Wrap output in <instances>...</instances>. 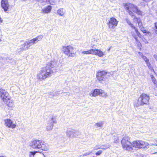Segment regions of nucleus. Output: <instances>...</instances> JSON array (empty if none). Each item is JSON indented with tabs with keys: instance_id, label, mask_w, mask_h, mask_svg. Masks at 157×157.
<instances>
[{
	"instance_id": "f257e3e1",
	"label": "nucleus",
	"mask_w": 157,
	"mask_h": 157,
	"mask_svg": "<svg viewBox=\"0 0 157 157\" xmlns=\"http://www.w3.org/2000/svg\"><path fill=\"white\" fill-rule=\"evenodd\" d=\"M121 143L123 148L125 150H132V147L140 148V141H134L132 143L129 137L127 136L124 137L121 140Z\"/></svg>"
},
{
	"instance_id": "f03ea898",
	"label": "nucleus",
	"mask_w": 157,
	"mask_h": 157,
	"mask_svg": "<svg viewBox=\"0 0 157 157\" xmlns=\"http://www.w3.org/2000/svg\"><path fill=\"white\" fill-rule=\"evenodd\" d=\"M54 65L52 63H48L45 67L42 68L37 75V77L40 80L44 79L51 75L53 72L52 68Z\"/></svg>"
},
{
	"instance_id": "7ed1b4c3",
	"label": "nucleus",
	"mask_w": 157,
	"mask_h": 157,
	"mask_svg": "<svg viewBox=\"0 0 157 157\" xmlns=\"http://www.w3.org/2000/svg\"><path fill=\"white\" fill-rule=\"evenodd\" d=\"M29 146L32 148L37 149H41L44 151H47L48 147L44 141L42 140L34 139L30 143Z\"/></svg>"
},
{
	"instance_id": "20e7f679",
	"label": "nucleus",
	"mask_w": 157,
	"mask_h": 157,
	"mask_svg": "<svg viewBox=\"0 0 157 157\" xmlns=\"http://www.w3.org/2000/svg\"><path fill=\"white\" fill-rule=\"evenodd\" d=\"M124 7L131 16H134V14L132 11L136 13L138 15H142V12L139 10L136 6L133 4L128 3H127L124 5Z\"/></svg>"
},
{
	"instance_id": "39448f33",
	"label": "nucleus",
	"mask_w": 157,
	"mask_h": 157,
	"mask_svg": "<svg viewBox=\"0 0 157 157\" xmlns=\"http://www.w3.org/2000/svg\"><path fill=\"white\" fill-rule=\"evenodd\" d=\"M109 75V73L104 71H99L97 72L96 78L98 82L102 83H105Z\"/></svg>"
},
{
	"instance_id": "423d86ee",
	"label": "nucleus",
	"mask_w": 157,
	"mask_h": 157,
	"mask_svg": "<svg viewBox=\"0 0 157 157\" xmlns=\"http://www.w3.org/2000/svg\"><path fill=\"white\" fill-rule=\"evenodd\" d=\"M0 97L3 100L4 103L9 107L10 97L9 93L5 90L0 89Z\"/></svg>"
},
{
	"instance_id": "0eeeda50",
	"label": "nucleus",
	"mask_w": 157,
	"mask_h": 157,
	"mask_svg": "<svg viewBox=\"0 0 157 157\" xmlns=\"http://www.w3.org/2000/svg\"><path fill=\"white\" fill-rule=\"evenodd\" d=\"M149 99L148 95L146 94H143L138 98L137 104L138 106L147 105L148 103Z\"/></svg>"
},
{
	"instance_id": "6e6552de",
	"label": "nucleus",
	"mask_w": 157,
	"mask_h": 157,
	"mask_svg": "<svg viewBox=\"0 0 157 157\" xmlns=\"http://www.w3.org/2000/svg\"><path fill=\"white\" fill-rule=\"evenodd\" d=\"M89 95L90 96L93 97L99 95L102 97L106 98L108 96L106 92L100 89H95L94 91H92Z\"/></svg>"
},
{
	"instance_id": "1a4fd4ad",
	"label": "nucleus",
	"mask_w": 157,
	"mask_h": 157,
	"mask_svg": "<svg viewBox=\"0 0 157 157\" xmlns=\"http://www.w3.org/2000/svg\"><path fill=\"white\" fill-rule=\"evenodd\" d=\"M64 53L68 57H74L75 55V50L71 46H67L64 47Z\"/></svg>"
},
{
	"instance_id": "9d476101",
	"label": "nucleus",
	"mask_w": 157,
	"mask_h": 157,
	"mask_svg": "<svg viewBox=\"0 0 157 157\" xmlns=\"http://www.w3.org/2000/svg\"><path fill=\"white\" fill-rule=\"evenodd\" d=\"M126 21L128 23V24L132 29H135V31H132L131 33L132 35L134 37L135 39H136L138 38V37H140V34L139 32L138 31V30L135 27L134 24L132 23L130 20L128 18H125V19Z\"/></svg>"
},
{
	"instance_id": "9b49d317",
	"label": "nucleus",
	"mask_w": 157,
	"mask_h": 157,
	"mask_svg": "<svg viewBox=\"0 0 157 157\" xmlns=\"http://www.w3.org/2000/svg\"><path fill=\"white\" fill-rule=\"evenodd\" d=\"M118 22L116 18L112 17L109 20L107 24L110 29H114L117 25Z\"/></svg>"
},
{
	"instance_id": "f8f14e48",
	"label": "nucleus",
	"mask_w": 157,
	"mask_h": 157,
	"mask_svg": "<svg viewBox=\"0 0 157 157\" xmlns=\"http://www.w3.org/2000/svg\"><path fill=\"white\" fill-rule=\"evenodd\" d=\"M1 5L2 8L4 10V11L6 12L9 6L7 0H2Z\"/></svg>"
},
{
	"instance_id": "ddd939ff",
	"label": "nucleus",
	"mask_w": 157,
	"mask_h": 157,
	"mask_svg": "<svg viewBox=\"0 0 157 157\" xmlns=\"http://www.w3.org/2000/svg\"><path fill=\"white\" fill-rule=\"evenodd\" d=\"M77 132V131L73 129H69L66 131L67 135L69 137H73L75 136V134Z\"/></svg>"
},
{
	"instance_id": "4468645a",
	"label": "nucleus",
	"mask_w": 157,
	"mask_h": 157,
	"mask_svg": "<svg viewBox=\"0 0 157 157\" xmlns=\"http://www.w3.org/2000/svg\"><path fill=\"white\" fill-rule=\"evenodd\" d=\"M92 54L98 56L100 57H102L104 55V53L101 50L98 49H93Z\"/></svg>"
},
{
	"instance_id": "2eb2a0df",
	"label": "nucleus",
	"mask_w": 157,
	"mask_h": 157,
	"mask_svg": "<svg viewBox=\"0 0 157 157\" xmlns=\"http://www.w3.org/2000/svg\"><path fill=\"white\" fill-rule=\"evenodd\" d=\"M57 12L59 15L62 17H64L66 14V10L64 8H59L57 10Z\"/></svg>"
},
{
	"instance_id": "dca6fc26",
	"label": "nucleus",
	"mask_w": 157,
	"mask_h": 157,
	"mask_svg": "<svg viewBox=\"0 0 157 157\" xmlns=\"http://www.w3.org/2000/svg\"><path fill=\"white\" fill-rule=\"evenodd\" d=\"M52 9V6H48L42 10L43 13H49L50 12Z\"/></svg>"
},
{
	"instance_id": "f3484780",
	"label": "nucleus",
	"mask_w": 157,
	"mask_h": 157,
	"mask_svg": "<svg viewBox=\"0 0 157 157\" xmlns=\"http://www.w3.org/2000/svg\"><path fill=\"white\" fill-rule=\"evenodd\" d=\"M140 148H146L148 146V144L143 141H140Z\"/></svg>"
},
{
	"instance_id": "a211bd4d",
	"label": "nucleus",
	"mask_w": 157,
	"mask_h": 157,
	"mask_svg": "<svg viewBox=\"0 0 157 157\" xmlns=\"http://www.w3.org/2000/svg\"><path fill=\"white\" fill-rule=\"evenodd\" d=\"M21 46L25 51L28 50L30 47V46L27 40L25 41Z\"/></svg>"
},
{
	"instance_id": "6ab92c4d",
	"label": "nucleus",
	"mask_w": 157,
	"mask_h": 157,
	"mask_svg": "<svg viewBox=\"0 0 157 157\" xmlns=\"http://www.w3.org/2000/svg\"><path fill=\"white\" fill-rule=\"evenodd\" d=\"M4 124L5 126L10 128V119L9 118H6L4 120Z\"/></svg>"
},
{
	"instance_id": "aec40b11",
	"label": "nucleus",
	"mask_w": 157,
	"mask_h": 157,
	"mask_svg": "<svg viewBox=\"0 0 157 157\" xmlns=\"http://www.w3.org/2000/svg\"><path fill=\"white\" fill-rule=\"evenodd\" d=\"M108 148H109V146L108 145L106 146L105 148H104L103 146H101L99 145H97L94 147V149L97 150L100 149H102L104 150H106Z\"/></svg>"
},
{
	"instance_id": "412c9836",
	"label": "nucleus",
	"mask_w": 157,
	"mask_h": 157,
	"mask_svg": "<svg viewBox=\"0 0 157 157\" xmlns=\"http://www.w3.org/2000/svg\"><path fill=\"white\" fill-rule=\"evenodd\" d=\"M93 49H91L89 50L82 51V53L84 54H92Z\"/></svg>"
},
{
	"instance_id": "4be33fe9",
	"label": "nucleus",
	"mask_w": 157,
	"mask_h": 157,
	"mask_svg": "<svg viewBox=\"0 0 157 157\" xmlns=\"http://www.w3.org/2000/svg\"><path fill=\"white\" fill-rule=\"evenodd\" d=\"M104 124V121H100L98 122L95 123L94 125L96 127H101Z\"/></svg>"
},
{
	"instance_id": "5701e85b",
	"label": "nucleus",
	"mask_w": 157,
	"mask_h": 157,
	"mask_svg": "<svg viewBox=\"0 0 157 157\" xmlns=\"http://www.w3.org/2000/svg\"><path fill=\"white\" fill-rule=\"evenodd\" d=\"M53 125L52 123L48 124L46 127V129L48 131L52 130L53 127Z\"/></svg>"
},
{
	"instance_id": "b1692460",
	"label": "nucleus",
	"mask_w": 157,
	"mask_h": 157,
	"mask_svg": "<svg viewBox=\"0 0 157 157\" xmlns=\"http://www.w3.org/2000/svg\"><path fill=\"white\" fill-rule=\"evenodd\" d=\"M27 41L30 46L35 44L36 43V40H35L34 38L30 40H28Z\"/></svg>"
},
{
	"instance_id": "393cba45",
	"label": "nucleus",
	"mask_w": 157,
	"mask_h": 157,
	"mask_svg": "<svg viewBox=\"0 0 157 157\" xmlns=\"http://www.w3.org/2000/svg\"><path fill=\"white\" fill-rule=\"evenodd\" d=\"M24 51H25L24 49L21 46V47L20 48L17 49V50L16 53L18 55H20L22 52Z\"/></svg>"
},
{
	"instance_id": "a878e982",
	"label": "nucleus",
	"mask_w": 157,
	"mask_h": 157,
	"mask_svg": "<svg viewBox=\"0 0 157 157\" xmlns=\"http://www.w3.org/2000/svg\"><path fill=\"white\" fill-rule=\"evenodd\" d=\"M136 21L137 22L138 24L139 23H141L142 22L140 18H136V17H135L133 19V23H134Z\"/></svg>"
},
{
	"instance_id": "bb28decb",
	"label": "nucleus",
	"mask_w": 157,
	"mask_h": 157,
	"mask_svg": "<svg viewBox=\"0 0 157 157\" xmlns=\"http://www.w3.org/2000/svg\"><path fill=\"white\" fill-rule=\"evenodd\" d=\"M42 2H41V4L44 5L45 4L46 2H49L50 4L52 5H53V4L52 2H51L50 0H42Z\"/></svg>"
},
{
	"instance_id": "cd10ccee",
	"label": "nucleus",
	"mask_w": 157,
	"mask_h": 157,
	"mask_svg": "<svg viewBox=\"0 0 157 157\" xmlns=\"http://www.w3.org/2000/svg\"><path fill=\"white\" fill-rule=\"evenodd\" d=\"M43 37V36L42 35H40L38 36L37 37L35 38L34 39L36 40V41L37 42V41H38L41 40L42 39Z\"/></svg>"
},
{
	"instance_id": "c85d7f7f",
	"label": "nucleus",
	"mask_w": 157,
	"mask_h": 157,
	"mask_svg": "<svg viewBox=\"0 0 157 157\" xmlns=\"http://www.w3.org/2000/svg\"><path fill=\"white\" fill-rule=\"evenodd\" d=\"M16 126V125L15 124V123H14L13 121L10 120V128H15Z\"/></svg>"
},
{
	"instance_id": "c756f323",
	"label": "nucleus",
	"mask_w": 157,
	"mask_h": 157,
	"mask_svg": "<svg viewBox=\"0 0 157 157\" xmlns=\"http://www.w3.org/2000/svg\"><path fill=\"white\" fill-rule=\"evenodd\" d=\"M143 59L145 61L147 64H149V60L147 58L143 55H142V57Z\"/></svg>"
},
{
	"instance_id": "7c9ffc66",
	"label": "nucleus",
	"mask_w": 157,
	"mask_h": 157,
	"mask_svg": "<svg viewBox=\"0 0 157 157\" xmlns=\"http://www.w3.org/2000/svg\"><path fill=\"white\" fill-rule=\"evenodd\" d=\"M140 29L144 33L149 34L150 33L149 31L145 30L143 27H142L141 28H140Z\"/></svg>"
},
{
	"instance_id": "2f4dec72",
	"label": "nucleus",
	"mask_w": 157,
	"mask_h": 157,
	"mask_svg": "<svg viewBox=\"0 0 157 157\" xmlns=\"http://www.w3.org/2000/svg\"><path fill=\"white\" fill-rule=\"evenodd\" d=\"M91 153H92L91 151L87 152H85V153H84V154H83L82 155H81V156H87V155H90Z\"/></svg>"
},
{
	"instance_id": "473e14b6",
	"label": "nucleus",
	"mask_w": 157,
	"mask_h": 157,
	"mask_svg": "<svg viewBox=\"0 0 157 157\" xmlns=\"http://www.w3.org/2000/svg\"><path fill=\"white\" fill-rule=\"evenodd\" d=\"M37 152L36 151H31L30 152V157H33L35 154Z\"/></svg>"
},
{
	"instance_id": "72a5a7b5",
	"label": "nucleus",
	"mask_w": 157,
	"mask_h": 157,
	"mask_svg": "<svg viewBox=\"0 0 157 157\" xmlns=\"http://www.w3.org/2000/svg\"><path fill=\"white\" fill-rule=\"evenodd\" d=\"M151 78L153 82L155 84L156 83V80L154 76L153 75H151Z\"/></svg>"
},
{
	"instance_id": "f704fd0d",
	"label": "nucleus",
	"mask_w": 157,
	"mask_h": 157,
	"mask_svg": "<svg viewBox=\"0 0 157 157\" xmlns=\"http://www.w3.org/2000/svg\"><path fill=\"white\" fill-rule=\"evenodd\" d=\"M151 144L152 145L157 146V140H154V142Z\"/></svg>"
},
{
	"instance_id": "c9c22d12",
	"label": "nucleus",
	"mask_w": 157,
	"mask_h": 157,
	"mask_svg": "<svg viewBox=\"0 0 157 157\" xmlns=\"http://www.w3.org/2000/svg\"><path fill=\"white\" fill-rule=\"evenodd\" d=\"M137 39L138 38H137V40L136 39H135L136 41V44H137V45L138 46H140L141 45V43L139 41V40H138Z\"/></svg>"
},
{
	"instance_id": "e433bc0d",
	"label": "nucleus",
	"mask_w": 157,
	"mask_h": 157,
	"mask_svg": "<svg viewBox=\"0 0 157 157\" xmlns=\"http://www.w3.org/2000/svg\"><path fill=\"white\" fill-rule=\"evenodd\" d=\"M102 152V151H101L99 150L95 154L96 155H99Z\"/></svg>"
},
{
	"instance_id": "4c0bfd02",
	"label": "nucleus",
	"mask_w": 157,
	"mask_h": 157,
	"mask_svg": "<svg viewBox=\"0 0 157 157\" xmlns=\"http://www.w3.org/2000/svg\"><path fill=\"white\" fill-rule=\"evenodd\" d=\"M51 123H56V120L55 119H54L53 117H52L51 119Z\"/></svg>"
},
{
	"instance_id": "58836bf2",
	"label": "nucleus",
	"mask_w": 157,
	"mask_h": 157,
	"mask_svg": "<svg viewBox=\"0 0 157 157\" xmlns=\"http://www.w3.org/2000/svg\"><path fill=\"white\" fill-rule=\"evenodd\" d=\"M147 66L149 68L150 70H153L151 66V64L149 63V64H147Z\"/></svg>"
},
{
	"instance_id": "ea45409f",
	"label": "nucleus",
	"mask_w": 157,
	"mask_h": 157,
	"mask_svg": "<svg viewBox=\"0 0 157 157\" xmlns=\"http://www.w3.org/2000/svg\"><path fill=\"white\" fill-rule=\"evenodd\" d=\"M147 66L149 68L150 70H153L151 66V64L149 63V64H147Z\"/></svg>"
},
{
	"instance_id": "a19ab883",
	"label": "nucleus",
	"mask_w": 157,
	"mask_h": 157,
	"mask_svg": "<svg viewBox=\"0 0 157 157\" xmlns=\"http://www.w3.org/2000/svg\"><path fill=\"white\" fill-rule=\"evenodd\" d=\"M155 30L156 33L157 34V22L155 23Z\"/></svg>"
},
{
	"instance_id": "79ce46f5",
	"label": "nucleus",
	"mask_w": 157,
	"mask_h": 157,
	"mask_svg": "<svg viewBox=\"0 0 157 157\" xmlns=\"http://www.w3.org/2000/svg\"><path fill=\"white\" fill-rule=\"evenodd\" d=\"M138 26L140 28H141V27H142V22L141 23H139L138 24Z\"/></svg>"
},
{
	"instance_id": "37998d69",
	"label": "nucleus",
	"mask_w": 157,
	"mask_h": 157,
	"mask_svg": "<svg viewBox=\"0 0 157 157\" xmlns=\"http://www.w3.org/2000/svg\"><path fill=\"white\" fill-rule=\"evenodd\" d=\"M154 57L155 58V59L157 61V55H155L154 56Z\"/></svg>"
},
{
	"instance_id": "c03bdc74",
	"label": "nucleus",
	"mask_w": 157,
	"mask_h": 157,
	"mask_svg": "<svg viewBox=\"0 0 157 157\" xmlns=\"http://www.w3.org/2000/svg\"><path fill=\"white\" fill-rule=\"evenodd\" d=\"M37 2H38L41 4V2H42V0H35Z\"/></svg>"
},
{
	"instance_id": "a18cd8bd",
	"label": "nucleus",
	"mask_w": 157,
	"mask_h": 157,
	"mask_svg": "<svg viewBox=\"0 0 157 157\" xmlns=\"http://www.w3.org/2000/svg\"><path fill=\"white\" fill-rule=\"evenodd\" d=\"M151 0H143V1L146 2H147L150 1Z\"/></svg>"
},
{
	"instance_id": "49530a36",
	"label": "nucleus",
	"mask_w": 157,
	"mask_h": 157,
	"mask_svg": "<svg viewBox=\"0 0 157 157\" xmlns=\"http://www.w3.org/2000/svg\"><path fill=\"white\" fill-rule=\"evenodd\" d=\"M108 145L109 146V145H102L101 146H103L104 148H105L106 146H107Z\"/></svg>"
},
{
	"instance_id": "de8ad7c7",
	"label": "nucleus",
	"mask_w": 157,
	"mask_h": 157,
	"mask_svg": "<svg viewBox=\"0 0 157 157\" xmlns=\"http://www.w3.org/2000/svg\"><path fill=\"white\" fill-rule=\"evenodd\" d=\"M3 22L2 19L0 17V24Z\"/></svg>"
},
{
	"instance_id": "09e8293b",
	"label": "nucleus",
	"mask_w": 157,
	"mask_h": 157,
	"mask_svg": "<svg viewBox=\"0 0 157 157\" xmlns=\"http://www.w3.org/2000/svg\"><path fill=\"white\" fill-rule=\"evenodd\" d=\"M138 53H139V55L140 56H141V57H142V55H143L142 54V53L141 52H138Z\"/></svg>"
},
{
	"instance_id": "8fccbe9b",
	"label": "nucleus",
	"mask_w": 157,
	"mask_h": 157,
	"mask_svg": "<svg viewBox=\"0 0 157 157\" xmlns=\"http://www.w3.org/2000/svg\"><path fill=\"white\" fill-rule=\"evenodd\" d=\"M145 43H147V40H146V41H145Z\"/></svg>"
},
{
	"instance_id": "3c124183",
	"label": "nucleus",
	"mask_w": 157,
	"mask_h": 157,
	"mask_svg": "<svg viewBox=\"0 0 157 157\" xmlns=\"http://www.w3.org/2000/svg\"><path fill=\"white\" fill-rule=\"evenodd\" d=\"M110 48H109V49H108V51H109L110 50Z\"/></svg>"
},
{
	"instance_id": "603ef678",
	"label": "nucleus",
	"mask_w": 157,
	"mask_h": 157,
	"mask_svg": "<svg viewBox=\"0 0 157 157\" xmlns=\"http://www.w3.org/2000/svg\"><path fill=\"white\" fill-rule=\"evenodd\" d=\"M2 57L0 56V59H1Z\"/></svg>"
},
{
	"instance_id": "864d4df0",
	"label": "nucleus",
	"mask_w": 157,
	"mask_h": 157,
	"mask_svg": "<svg viewBox=\"0 0 157 157\" xmlns=\"http://www.w3.org/2000/svg\"><path fill=\"white\" fill-rule=\"evenodd\" d=\"M154 153H157V152H155L154 153H153V154H154Z\"/></svg>"
},
{
	"instance_id": "5fc2aeb1",
	"label": "nucleus",
	"mask_w": 157,
	"mask_h": 157,
	"mask_svg": "<svg viewBox=\"0 0 157 157\" xmlns=\"http://www.w3.org/2000/svg\"><path fill=\"white\" fill-rule=\"evenodd\" d=\"M0 157H4L3 156H0Z\"/></svg>"
},
{
	"instance_id": "6e6d98bb",
	"label": "nucleus",
	"mask_w": 157,
	"mask_h": 157,
	"mask_svg": "<svg viewBox=\"0 0 157 157\" xmlns=\"http://www.w3.org/2000/svg\"><path fill=\"white\" fill-rule=\"evenodd\" d=\"M1 41V39H0V42Z\"/></svg>"
}]
</instances>
